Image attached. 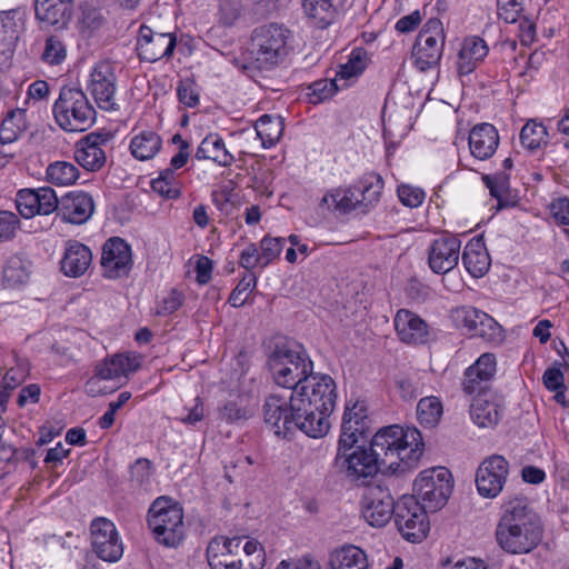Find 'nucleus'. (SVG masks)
<instances>
[{
    "instance_id": "f257e3e1",
    "label": "nucleus",
    "mask_w": 569,
    "mask_h": 569,
    "mask_svg": "<svg viewBox=\"0 0 569 569\" xmlns=\"http://www.w3.org/2000/svg\"><path fill=\"white\" fill-rule=\"evenodd\" d=\"M422 435L417 428H402L398 425L383 427L371 439L370 448L351 445L342 447L338 442L336 463L352 481L382 473L405 472L416 466L423 451Z\"/></svg>"
},
{
    "instance_id": "f03ea898",
    "label": "nucleus",
    "mask_w": 569,
    "mask_h": 569,
    "mask_svg": "<svg viewBox=\"0 0 569 569\" xmlns=\"http://www.w3.org/2000/svg\"><path fill=\"white\" fill-rule=\"evenodd\" d=\"M295 411H301L306 421L301 422L306 435L311 438H321L327 435L337 393L336 383L328 375L310 373V376L292 391Z\"/></svg>"
},
{
    "instance_id": "7ed1b4c3",
    "label": "nucleus",
    "mask_w": 569,
    "mask_h": 569,
    "mask_svg": "<svg viewBox=\"0 0 569 569\" xmlns=\"http://www.w3.org/2000/svg\"><path fill=\"white\" fill-rule=\"evenodd\" d=\"M542 538L537 516L521 499L503 505V513L497 525L496 539L499 547L511 555H523L533 550Z\"/></svg>"
},
{
    "instance_id": "20e7f679",
    "label": "nucleus",
    "mask_w": 569,
    "mask_h": 569,
    "mask_svg": "<svg viewBox=\"0 0 569 569\" xmlns=\"http://www.w3.org/2000/svg\"><path fill=\"white\" fill-rule=\"evenodd\" d=\"M148 527L154 540L169 548L179 546L186 533L183 510L173 499L161 496L150 506Z\"/></svg>"
},
{
    "instance_id": "39448f33",
    "label": "nucleus",
    "mask_w": 569,
    "mask_h": 569,
    "mask_svg": "<svg viewBox=\"0 0 569 569\" xmlns=\"http://www.w3.org/2000/svg\"><path fill=\"white\" fill-rule=\"evenodd\" d=\"M52 112L57 124L67 132H82L96 121V110L78 88L62 87Z\"/></svg>"
},
{
    "instance_id": "423d86ee",
    "label": "nucleus",
    "mask_w": 569,
    "mask_h": 569,
    "mask_svg": "<svg viewBox=\"0 0 569 569\" xmlns=\"http://www.w3.org/2000/svg\"><path fill=\"white\" fill-rule=\"evenodd\" d=\"M268 367L273 381L295 391L312 372L313 365L309 356L300 347L289 345L277 347L268 358Z\"/></svg>"
},
{
    "instance_id": "0eeeda50",
    "label": "nucleus",
    "mask_w": 569,
    "mask_h": 569,
    "mask_svg": "<svg viewBox=\"0 0 569 569\" xmlns=\"http://www.w3.org/2000/svg\"><path fill=\"white\" fill-rule=\"evenodd\" d=\"M290 31L281 24L270 23L257 28L251 37V56L259 69H271L289 53Z\"/></svg>"
},
{
    "instance_id": "6e6552de",
    "label": "nucleus",
    "mask_w": 569,
    "mask_h": 569,
    "mask_svg": "<svg viewBox=\"0 0 569 569\" xmlns=\"http://www.w3.org/2000/svg\"><path fill=\"white\" fill-rule=\"evenodd\" d=\"M451 473L445 467L423 470L413 482L415 498L431 512L441 509L452 491Z\"/></svg>"
},
{
    "instance_id": "1a4fd4ad",
    "label": "nucleus",
    "mask_w": 569,
    "mask_h": 569,
    "mask_svg": "<svg viewBox=\"0 0 569 569\" xmlns=\"http://www.w3.org/2000/svg\"><path fill=\"white\" fill-rule=\"evenodd\" d=\"M293 395L291 393L289 400L279 395H270L266 398L263 403V418L264 422L272 429L277 437L287 438L296 429L306 433V429L301 422L306 419L301 411L293 410Z\"/></svg>"
},
{
    "instance_id": "9d476101",
    "label": "nucleus",
    "mask_w": 569,
    "mask_h": 569,
    "mask_svg": "<svg viewBox=\"0 0 569 569\" xmlns=\"http://www.w3.org/2000/svg\"><path fill=\"white\" fill-rule=\"evenodd\" d=\"M428 511L413 496H403L397 501L395 522L406 540L420 542L427 537L430 529Z\"/></svg>"
},
{
    "instance_id": "9b49d317",
    "label": "nucleus",
    "mask_w": 569,
    "mask_h": 569,
    "mask_svg": "<svg viewBox=\"0 0 569 569\" xmlns=\"http://www.w3.org/2000/svg\"><path fill=\"white\" fill-rule=\"evenodd\" d=\"M445 46L442 22L437 18L429 19L419 32L412 50L415 66L426 71L441 59Z\"/></svg>"
},
{
    "instance_id": "f8f14e48",
    "label": "nucleus",
    "mask_w": 569,
    "mask_h": 569,
    "mask_svg": "<svg viewBox=\"0 0 569 569\" xmlns=\"http://www.w3.org/2000/svg\"><path fill=\"white\" fill-rule=\"evenodd\" d=\"M361 516L372 527H385L396 513L397 502L389 487L381 483L368 485L362 493Z\"/></svg>"
},
{
    "instance_id": "ddd939ff",
    "label": "nucleus",
    "mask_w": 569,
    "mask_h": 569,
    "mask_svg": "<svg viewBox=\"0 0 569 569\" xmlns=\"http://www.w3.org/2000/svg\"><path fill=\"white\" fill-rule=\"evenodd\" d=\"M509 476V462L500 455L486 458L477 469L476 486L480 496L496 498L503 489Z\"/></svg>"
},
{
    "instance_id": "4468645a",
    "label": "nucleus",
    "mask_w": 569,
    "mask_h": 569,
    "mask_svg": "<svg viewBox=\"0 0 569 569\" xmlns=\"http://www.w3.org/2000/svg\"><path fill=\"white\" fill-rule=\"evenodd\" d=\"M92 550L103 561L117 562L123 555V546L117 528L107 518H96L90 526Z\"/></svg>"
},
{
    "instance_id": "2eb2a0df",
    "label": "nucleus",
    "mask_w": 569,
    "mask_h": 569,
    "mask_svg": "<svg viewBox=\"0 0 569 569\" xmlns=\"http://www.w3.org/2000/svg\"><path fill=\"white\" fill-rule=\"evenodd\" d=\"M370 419L366 401L356 400L352 403L348 401L342 417L341 435L339 438L341 446L349 447L365 441L368 437Z\"/></svg>"
},
{
    "instance_id": "dca6fc26",
    "label": "nucleus",
    "mask_w": 569,
    "mask_h": 569,
    "mask_svg": "<svg viewBox=\"0 0 569 569\" xmlns=\"http://www.w3.org/2000/svg\"><path fill=\"white\" fill-rule=\"evenodd\" d=\"M177 44L172 32H159L148 26H141L137 42L139 58L156 62L162 58H171Z\"/></svg>"
},
{
    "instance_id": "f3484780",
    "label": "nucleus",
    "mask_w": 569,
    "mask_h": 569,
    "mask_svg": "<svg viewBox=\"0 0 569 569\" xmlns=\"http://www.w3.org/2000/svg\"><path fill=\"white\" fill-rule=\"evenodd\" d=\"M461 241L449 232L435 239L428 249V264L437 274H446L451 271L459 261Z\"/></svg>"
},
{
    "instance_id": "a211bd4d",
    "label": "nucleus",
    "mask_w": 569,
    "mask_h": 569,
    "mask_svg": "<svg viewBox=\"0 0 569 569\" xmlns=\"http://www.w3.org/2000/svg\"><path fill=\"white\" fill-rule=\"evenodd\" d=\"M112 139L113 134L109 131L87 134L77 144L76 161L88 171H99L107 161L103 147L108 146Z\"/></svg>"
},
{
    "instance_id": "6ab92c4d",
    "label": "nucleus",
    "mask_w": 569,
    "mask_h": 569,
    "mask_svg": "<svg viewBox=\"0 0 569 569\" xmlns=\"http://www.w3.org/2000/svg\"><path fill=\"white\" fill-rule=\"evenodd\" d=\"M16 203L19 213L26 219L36 214L47 216L59 208L58 197L50 187L22 189L17 193Z\"/></svg>"
},
{
    "instance_id": "aec40b11",
    "label": "nucleus",
    "mask_w": 569,
    "mask_h": 569,
    "mask_svg": "<svg viewBox=\"0 0 569 569\" xmlns=\"http://www.w3.org/2000/svg\"><path fill=\"white\" fill-rule=\"evenodd\" d=\"M100 263L109 279L127 276L132 267L130 246L119 237L109 239L102 247Z\"/></svg>"
},
{
    "instance_id": "412c9836",
    "label": "nucleus",
    "mask_w": 569,
    "mask_h": 569,
    "mask_svg": "<svg viewBox=\"0 0 569 569\" xmlns=\"http://www.w3.org/2000/svg\"><path fill=\"white\" fill-rule=\"evenodd\" d=\"M116 74L108 62L98 63L91 74L89 89L98 107L102 110H117L116 103Z\"/></svg>"
},
{
    "instance_id": "4be33fe9",
    "label": "nucleus",
    "mask_w": 569,
    "mask_h": 569,
    "mask_svg": "<svg viewBox=\"0 0 569 569\" xmlns=\"http://www.w3.org/2000/svg\"><path fill=\"white\" fill-rule=\"evenodd\" d=\"M34 16L41 29H66L73 16V0H34Z\"/></svg>"
},
{
    "instance_id": "5701e85b",
    "label": "nucleus",
    "mask_w": 569,
    "mask_h": 569,
    "mask_svg": "<svg viewBox=\"0 0 569 569\" xmlns=\"http://www.w3.org/2000/svg\"><path fill=\"white\" fill-rule=\"evenodd\" d=\"M496 373V358L492 353H483L478 360L466 369L463 378V391L468 395H480L490 389Z\"/></svg>"
},
{
    "instance_id": "b1692460",
    "label": "nucleus",
    "mask_w": 569,
    "mask_h": 569,
    "mask_svg": "<svg viewBox=\"0 0 569 569\" xmlns=\"http://www.w3.org/2000/svg\"><path fill=\"white\" fill-rule=\"evenodd\" d=\"M503 408L502 396L496 391H487L475 396L470 407V416L479 427L489 428L499 422Z\"/></svg>"
},
{
    "instance_id": "393cba45",
    "label": "nucleus",
    "mask_w": 569,
    "mask_h": 569,
    "mask_svg": "<svg viewBox=\"0 0 569 569\" xmlns=\"http://www.w3.org/2000/svg\"><path fill=\"white\" fill-rule=\"evenodd\" d=\"M242 537L213 538L207 548L208 563L211 569H247L241 568L237 556Z\"/></svg>"
},
{
    "instance_id": "a878e982",
    "label": "nucleus",
    "mask_w": 569,
    "mask_h": 569,
    "mask_svg": "<svg viewBox=\"0 0 569 569\" xmlns=\"http://www.w3.org/2000/svg\"><path fill=\"white\" fill-rule=\"evenodd\" d=\"M393 323L399 339L405 343L422 345L429 340V326L410 310H398Z\"/></svg>"
},
{
    "instance_id": "bb28decb",
    "label": "nucleus",
    "mask_w": 569,
    "mask_h": 569,
    "mask_svg": "<svg viewBox=\"0 0 569 569\" xmlns=\"http://www.w3.org/2000/svg\"><path fill=\"white\" fill-rule=\"evenodd\" d=\"M59 214L67 222L81 224L90 219L94 211L92 197L83 191H73L59 201Z\"/></svg>"
},
{
    "instance_id": "cd10ccee",
    "label": "nucleus",
    "mask_w": 569,
    "mask_h": 569,
    "mask_svg": "<svg viewBox=\"0 0 569 569\" xmlns=\"http://www.w3.org/2000/svg\"><path fill=\"white\" fill-rule=\"evenodd\" d=\"M468 142L476 159L487 160L495 154L499 146L498 130L491 123H479L470 130Z\"/></svg>"
},
{
    "instance_id": "c85d7f7f",
    "label": "nucleus",
    "mask_w": 569,
    "mask_h": 569,
    "mask_svg": "<svg viewBox=\"0 0 569 569\" xmlns=\"http://www.w3.org/2000/svg\"><path fill=\"white\" fill-rule=\"evenodd\" d=\"M92 262L91 250L77 240H68L64 244V252L60 261L61 271L64 276L78 278L88 270Z\"/></svg>"
},
{
    "instance_id": "c756f323",
    "label": "nucleus",
    "mask_w": 569,
    "mask_h": 569,
    "mask_svg": "<svg viewBox=\"0 0 569 569\" xmlns=\"http://www.w3.org/2000/svg\"><path fill=\"white\" fill-rule=\"evenodd\" d=\"M330 569H369L366 552L355 545H345L329 555Z\"/></svg>"
},
{
    "instance_id": "7c9ffc66",
    "label": "nucleus",
    "mask_w": 569,
    "mask_h": 569,
    "mask_svg": "<svg viewBox=\"0 0 569 569\" xmlns=\"http://www.w3.org/2000/svg\"><path fill=\"white\" fill-rule=\"evenodd\" d=\"M196 157L212 160L222 167L231 166L234 161V157L227 150L223 139L218 133H210L201 141Z\"/></svg>"
},
{
    "instance_id": "2f4dec72",
    "label": "nucleus",
    "mask_w": 569,
    "mask_h": 569,
    "mask_svg": "<svg viewBox=\"0 0 569 569\" xmlns=\"http://www.w3.org/2000/svg\"><path fill=\"white\" fill-rule=\"evenodd\" d=\"M461 258L472 277H482L489 270L490 258L480 240L468 242Z\"/></svg>"
},
{
    "instance_id": "473e14b6",
    "label": "nucleus",
    "mask_w": 569,
    "mask_h": 569,
    "mask_svg": "<svg viewBox=\"0 0 569 569\" xmlns=\"http://www.w3.org/2000/svg\"><path fill=\"white\" fill-rule=\"evenodd\" d=\"M361 211H369L379 201L383 180L379 174L369 173L356 184Z\"/></svg>"
},
{
    "instance_id": "72a5a7b5",
    "label": "nucleus",
    "mask_w": 569,
    "mask_h": 569,
    "mask_svg": "<svg viewBox=\"0 0 569 569\" xmlns=\"http://www.w3.org/2000/svg\"><path fill=\"white\" fill-rule=\"evenodd\" d=\"M322 204L328 209L349 212L353 209H360L359 194L355 186L347 189H335L322 198Z\"/></svg>"
},
{
    "instance_id": "f704fd0d",
    "label": "nucleus",
    "mask_w": 569,
    "mask_h": 569,
    "mask_svg": "<svg viewBox=\"0 0 569 569\" xmlns=\"http://www.w3.org/2000/svg\"><path fill=\"white\" fill-rule=\"evenodd\" d=\"M161 148V138L151 130L142 131L134 136L130 142L131 154L138 160L153 158Z\"/></svg>"
},
{
    "instance_id": "c9c22d12",
    "label": "nucleus",
    "mask_w": 569,
    "mask_h": 569,
    "mask_svg": "<svg viewBox=\"0 0 569 569\" xmlns=\"http://www.w3.org/2000/svg\"><path fill=\"white\" fill-rule=\"evenodd\" d=\"M283 121L281 117H272L270 114L261 116L254 126L257 136L261 140L263 148L273 147L282 136Z\"/></svg>"
},
{
    "instance_id": "e433bc0d",
    "label": "nucleus",
    "mask_w": 569,
    "mask_h": 569,
    "mask_svg": "<svg viewBox=\"0 0 569 569\" xmlns=\"http://www.w3.org/2000/svg\"><path fill=\"white\" fill-rule=\"evenodd\" d=\"M367 52L363 48H356L351 51L346 63L340 66L336 74L337 81L342 88H347L351 80L358 78L367 67Z\"/></svg>"
},
{
    "instance_id": "4c0bfd02",
    "label": "nucleus",
    "mask_w": 569,
    "mask_h": 569,
    "mask_svg": "<svg viewBox=\"0 0 569 569\" xmlns=\"http://www.w3.org/2000/svg\"><path fill=\"white\" fill-rule=\"evenodd\" d=\"M30 274V262L20 256L10 257L3 268L2 281L7 288L24 284Z\"/></svg>"
},
{
    "instance_id": "58836bf2",
    "label": "nucleus",
    "mask_w": 569,
    "mask_h": 569,
    "mask_svg": "<svg viewBox=\"0 0 569 569\" xmlns=\"http://www.w3.org/2000/svg\"><path fill=\"white\" fill-rule=\"evenodd\" d=\"M26 110H11L8 112L0 126V143H13L26 131Z\"/></svg>"
},
{
    "instance_id": "ea45409f",
    "label": "nucleus",
    "mask_w": 569,
    "mask_h": 569,
    "mask_svg": "<svg viewBox=\"0 0 569 569\" xmlns=\"http://www.w3.org/2000/svg\"><path fill=\"white\" fill-rule=\"evenodd\" d=\"M2 37H7L9 43H17L26 23V10L23 8L2 11L0 14Z\"/></svg>"
},
{
    "instance_id": "a19ab883",
    "label": "nucleus",
    "mask_w": 569,
    "mask_h": 569,
    "mask_svg": "<svg viewBox=\"0 0 569 569\" xmlns=\"http://www.w3.org/2000/svg\"><path fill=\"white\" fill-rule=\"evenodd\" d=\"M442 413V402L438 397H423L417 405V418L426 428L436 427L440 422Z\"/></svg>"
},
{
    "instance_id": "79ce46f5",
    "label": "nucleus",
    "mask_w": 569,
    "mask_h": 569,
    "mask_svg": "<svg viewBox=\"0 0 569 569\" xmlns=\"http://www.w3.org/2000/svg\"><path fill=\"white\" fill-rule=\"evenodd\" d=\"M47 180L56 186H70L79 178V169L68 161H56L47 168Z\"/></svg>"
},
{
    "instance_id": "37998d69",
    "label": "nucleus",
    "mask_w": 569,
    "mask_h": 569,
    "mask_svg": "<svg viewBox=\"0 0 569 569\" xmlns=\"http://www.w3.org/2000/svg\"><path fill=\"white\" fill-rule=\"evenodd\" d=\"M396 387L400 397L410 401L422 395L425 391V382L418 372L401 375L396 378Z\"/></svg>"
},
{
    "instance_id": "c03bdc74",
    "label": "nucleus",
    "mask_w": 569,
    "mask_h": 569,
    "mask_svg": "<svg viewBox=\"0 0 569 569\" xmlns=\"http://www.w3.org/2000/svg\"><path fill=\"white\" fill-rule=\"evenodd\" d=\"M303 9L309 17L319 20L323 26L331 22L336 11L332 0H305Z\"/></svg>"
},
{
    "instance_id": "a18cd8bd",
    "label": "nucleus",
    "mask_w": 569,
    "mask_h": 569,
    "mask_svg": "<svg viewBox=\"0 0 569 569\" xmlns=\"http://www.w3.org/2000/svg\"><path fill=\"white\" fill-rule=\"evenodd\" d=\"M546 128L533 121L527 122L520 131L521 144L529 150H537L545 142Z\"/></svg>"
},
{
    "instance_id": "49530a36",
    "label": "nucleus",
    "mask_w": 569,
    "mask_h": 569,
    "mask_svg": "<svg viewBox=\"0 0 569 569\" xmlns=\"http://www.w3.org/2000/svg\"><path fill=\"white\" fill-rule=\"evenodd\" d=\"M342 89L337 79H321L309 86V100L317 104L332 97L338 90Z\"/></svg>"
},
{
    "instance_id": "de8ad7c7",
    "label": "nucleus",
    "mask_w": 569,
    "mask_h": 569,
    "mask_svg": "<svg viewBox=\"0 0 569 569\" xmlns=\"http://www.w3.org/2000/svg\"><path fill=\"white\" fill-rule=\"evenodd\" d=\"M67 56V50L62 41L56 36H49L44 41V48L41 59L48 64H59Z\"/></svg>"
},
{
    "instance_id": "09e8293b",
    "label": "nucleus",
    "mask_w": 569,
    "mask_h": 569,
    "mask_svg": "<svg viewBox=\"0 0 569 569\" xmlns=\"http://www.w3.org/2000/svg\"><path fill=\"white\" fill-rule=\"evenodd\" d=\"M500 335L501 327L499 323L491 316L481 311L472 336H478L488 341H491L499 338Z\"/></svg>"
},
{
    "instance_id": "8fccbe9b",
    "label": "nucleus",
    "mask_w": 569,
    "mask_h": 569,
    "mask_svg": "<svg viewBox=\"0 0 569 569\" xmlns=\"http://www.w3.org/2000/svg\"><path fill=\"white\" fill-rule=\"evenodd\" d=\"M286 242L284 238L277 237H264L260 241V254L262 258V268L267 267L271 261H273L282 251L283 244Z\"/></svg>"
},
{
    "instance_id": "3c124183",
    "label": "nucleus",
    "mask_w": 569,
    "mask_h": 569,
    "mask_svg": "<svg viewBox=\"0 0 569 569\" xmlns=\"http://www.w3.org/2000/svg\"><path fill=\"white\" fill-rule=\"evenodd\" d=\"M257 279L253 274L243 277L237 287L232 290L229 302L233 307H241L244 305L248 295L256 288Z\"/></svg>"
},
{
    "instance_id": "603ef678",
    "label": "nucleus",
    "mask_w": 569,
    "mask_h": 569,
    "mask_svg": "<svg viewBox=\"0 0 569 569\" xmlns=\"http://www.w3.org/2000/svg\"><path fill=\"white\" fill-rule=\"evenodd\" d=\"M398 197L406 207L417 208L423 202L426 193L420 188L402 184L398 187Z\"/></svg>"
},
{
    "instance_id": "864d4df0",
    "label": "nucleus",
    "mask_w": 569,
    "mask_h": 569,
    "mask_svg": "<svg viewBox=\"0 0 569 569\" xmlns=\"http://www.w3.org/2000/svg\"><path fill=\"white\" fill-rule=\"evenodd\" d=\"M460 51L480 62L488 54L489 49L483 39L469 37L465 39Z\"/></svg>"
},
{
    "instance_id": "5fc2aeb1",
    "label": "nucleus",
    "mask_w": 569,
    "mask_h": 569,
    "mask_svg": "<svg viewBox=\"0 0 569 569\" xmlns=\"http://www.w3.org/2000/svg\"><path fill=\"white\" fill-rule=\"evenodd\" d=\"M480 310L472 307H462L455 311V320L459 326L466 328L471 335L478 323Z\"/></svg>"
},
{
    "instance_id": "6e6d98bb",
    "label": "nucleus",
    "mask_w": 569,
    "mask_h": 569,
    "mask_svg": "<svg viewBox=\"0 0 569 569\" xmlns=\"http://www.w3.org/2000/svg\"><path fill=\"white\" fill-rule=\"evenodd\" d=\"M483 180L486 186L490 189V194L498 200L497 209L500 210L507 207L508 203L502 199V196L507 189V177L501 174L493 178L486 176Z\"/></svg>"
},
{
    "instance_id": "4d7b16f0",
    "label": "nucleus",
    "mask_w": 569,
    "mask_h": 569,
    "mask_svg": "<svg viewBox=\"0 0 569 569\" xmlns=\"http://www.w3.org/2000/svg\"><path fill=\"white\" fill-rule=\"evenodd\" d=\"M19 224V218L13 212L0 211V242L10 240Z\"/></svg>"
},
{
    "instance_id": "13d9d810",
    "label": "nucleus",
    "mask_w": 569,
    "mask_h": 569,
    "mask_svg": "<svg viewBox=\"0 0 569 569\" xmlns=\"http://www.w3.org/2000/svg\"><path fill=\"white\" fill-rule=\"evenodd\" d=\"M81 10V19L80 22L82 26L87 29H96L98 28L103 20V17L101 14V11L99 8L91 3H83L80 7Z\"/></svg>"
},
{
    "instance_id": "bf43d9fd",
    "label": "nucleus",
    "mask_w": 569,
    "mask_h": 569,
    "mask_svg": "<svg viewBox=\"0 0 569 569\" xmlns=\"http://www.w3.org/2000/svg\"><path fill=\"white\" fill-rule=\"evenodd\" d=\"M23 380V375L18 369H9L2 378L0 386V402L2 403L9 396V391L17 388Z\"/></svg>"
},
{
    "instance_id": "052dcab7",
    "label": "nucleus",
    "mask_w": 569,
    "mask_h": 569,
    "mask_svg": "<svg viewBox=\"0 0 569 569\" xmlns=\"http://www.w3.org/2000/svg\"><path fill=\"white\" fill-rule=\"evenodd\" d=\"M151 469H152V463L149 459L139 458L130 467L131 479L134 480L136 482L142 485L150 478Z\"/></svg>"
},
{
    "instance_id": "680f3d73",
    "label": "nucleus",
    "mask_w": 569,
    "mask_h": 569,
    "mask_svg": "<svg viewBox=\"0 0 569 569\" xmlns=\"http://www.w3.org/2000/svg\"><path fill=\"white\" fill-rule=\"evenodd\" d=\"M239 264L246 270H251L258 264L262 267V258L254 243L248 244L242 250Z\"/></svg>"
},
{
    "instance_id": "e2e57ef3",
    "label": "nucleus",
    "mask_w": 569,
    "mask_h": 569,
    "mask_svg": "<svg viewBox=\"0 0 569 569\" xmlns=\"http://www.w3.org/2000/svg\"><path fill=\"white\" fill-rule=\"evenodd\" d=\"M550 210L557 223L569 226V200L567 198L553 200Z\"/></svg>"
},
{
    "instance_id": "0e129e2a",
    "label": "nucleus",
    "mask_w": 569,
    "mask_h": 569,
    "mask_svg": "<svg viewBox=\"0 0 569 569\" xmlns=\"http://www.w3.org/2000/svg\"><path fill=\"white\" fill-rule=\"evenodd\" d=\"M177 94H178L179 101L188 108H193L199 102V96L196 92L192 83H190V82H181L178 86Z\"/></svg>"
},
{
    "instance_id": "69168bd1",
    "label": "nucleus",
    "mask_w": 569,
    "mask_h": 569,
    "mask_svg": "<svg viewBox=\"0 0 569 569\" xmlns=\"http://www.w3.org/2000/svg\"><path fill=\"white\" fill-rule=\"evenodd\" d=\"M151 188L166 199H176L180 196L179 184H169V182L160 178H156L151 181Z\"/></svg>"
},
{
    "instance_id": "338daca9",
    "label": "nucleus",
    "mask_w": 569,
    "mask_h": 569,
    "mask_svg": "<svg viewBox=\"0 0 569 569\" xmlns=\"http://www.w3.org/2000/svg\"><path fill=\"white\" fill-rule=\"evenodd\" d=\"M181 305L182 295L178 290L172 289L170 293L163 298L158 309V315H171L177 311Z\"/></svg>"
},
{
    "instance_id": "774afa93",
    "label": "nucleus",
    "mask_w": 569,
    "mask_h": 569,
    "mask_svg": "<svg viewBox=\"0 0 569 569\" xmlns=\"http://www.w3.org/2000/svg\"><path fill=\"white\" fill-rule=\"evenodd\" d=\"M543 385L548 390L562 389L566 387L563 373L559 368H548L543 373Z\"/></svg>"
}]
</instances>
